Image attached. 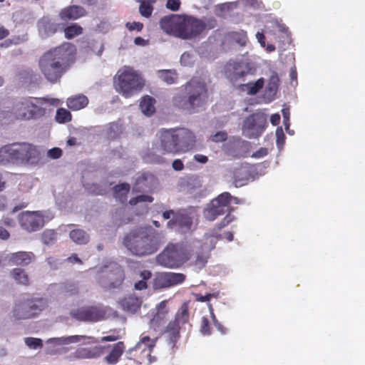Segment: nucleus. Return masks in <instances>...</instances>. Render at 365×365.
I'll return each mask as SVG.
<instances>
[{
    "label": "nucleus",
    "instance_id": "nucleus-1",
    "mask_svg": "<svg viewBox=\"0 0 365 365\" xmlns=\"http://www.w3.org/2000/svg\"><path fill=\"white\" fill-rule=\"evenodd\" d=\"M73 44L64 42L43 53L38 60V67L44 78L51 83L60 81L69 69L75 54Z\"/></svg>",
    "mask_w": 365,
    "mask_h": 365
},
{
    "label": "nucleus",
    "instance_id": "nucleus-2",
    "mask_svg": "<svg viewBox=\"0 0 365 365\" xmlns=\"http://www.w3.org/2000/svg\"><path fill=\"white\" fill-rule=\"evenodd\" d=\"M163 243V237L150 226L135 228L123 238L125 247L139 257L153 255Z\"/></svg>",
    "mask_w": 365,
    "mask_h": 365
},
{
    "label": "nucleus",
    "instance_id": "nucleus-3",
    "mask_svg": "<svg viewBox=\"0 0 365 365\" xmlns=\"http://www.w3.org/2000/svg\"><path fill=\"white\" fill-rule=\"evenodd\" d=\"M185 96L178 93L172 100L175 107L193 113L201 107L207 98V89L205 83L196 78H192L185 85Z\"/></svg>",
    "mask_w": 365,
    "mask_h": 365
},
{
    "label": "nucleus",
    "instance_id": "nucleus-4",
    "mask_svg": "<svg viewBox=\"0 0 365 365\" xmlns=\"http://www.w3.org/2000/svg\"><path fill=\"white\" fill-rule=\"evenodd\" d=\"M41 153L33 144L14 143L0 148V163H21L36 165L41 160Z\"/></svg>",
    "mask_w": 365,
    "mask_h": 365
},
{
    "label": "nucleus",
    "instance_id": "nucleus-5",
    "mask_svg": "<svg viewBox=\"0 0 365 365\" xmlns=\"http://www.w3.org/2000/svg\"><path fill=\"white\" fill-rule=\"evenodd\" d=\"M113 83L116 91L125 98H130L141 91L145 85L141 75L130 66L120 69L114 77Z\"/></svg>",
    "mask_w": 365,
    "mask_h": 365
},
{
    "label": "nucleus",
    "instance_id": "nucleus-6",
    "mask_svg": "<svg viewBox=\"0 0 365 365\" xmlns=\"http://www.w3.org/2000/svg\"><path fill=\"white\" fill-rule=\"evenodd\" d=\"M191 254L182 242L169 243L156 257L158 264L170 269L180 267L190 259Z\"/></svg>",
    "mask_w": 365,
    "mask_h": 365
},
{
    "label": "nucleus",
    "instance_id": "nucleus-7",
    "mask_svg": "<svg viewBox=\"0 0 365 365\" xmlns=\"http://www.w3.org/2000/svg\"><path fill=\"white\" fill-rule=\"evenodd\" d=\"M233 197L227 192H222L213 199L204 210L203 215L209 221L215 220L218 216L230 212L231 201ZM234 217L228 213L222 220L221 226H226L232 222Z\"/></svg>",
    "mask_w": 365,
    "mask_h": 365
},
{
    "label": "nucleus",
    "instance_id": "nucleus-8",
    "mask_svg": "<svg viewBox=\"0 0 365 365\" xmlns=\"http://www.w3.org/2000/svg\"><path fill=\"white\" fill-rule=\"evenodd\" d=\"M46 109L33 101V98H23L14 102L11 114L15 120H30L43 118Z\"/></svg>",
    "mask_w": 365,
    "mask_h": 365
},
{
    "label": "nucleus",
    "instance_id": "nucleus-9",
    "mask_svg": "<svg viewBox=\"0 0 365 365\" xmlns=\"http://www.w3.org/2000/svg\"><path fill=\"white\" fill-rule=\"evenodd\" d=\"M47 307L43 298H27L17 301L13 309V317L17 320L33 318Z\"/></svg>",
    "mask_w": 365,
    "mask_h": 365
},
{
    "label": "nucleus",
    "instance_id": "nucleus-10",
    "mask_svg": "<svg viewBox=\"0 0 365 365\" xmlns=\"http://www.w3.org/2000/svg\"><path fill=\"white\" fill-rule=\"evenodd\" d=\"M52 218L53 216H49L44 211L41 210L24 211L18 216L21 227L29 232L41 230Z\"/></svg>",
    "mask_w": 365,
    "mask_h": 365
},
{
    "label": "nucleus",
    "instance_id": "nucleus-11",
    "mask_svg": "<svg viewBox=\"0 0 365 365\" xmlns=\"http://www.w3.org/2000/svg\"><path fill=\"white\" fill-rule=\"evenodd\" d=\"M267 125L266 115L262 112H256L247 117L242 125V133L248 138H258Z\"/></svg>",
    "mask_w": 365,
    "mask_h": 365
},
{
    "label": "nucleus",
    "instance_id": "nucleus-12",
    "mask_svg": "<svg viewBox=\"0 0 365 365\" xmlns=\"http://www.w3.org/2000/svg\"><path fill=\"white\" fill-rule=\"evenodd\" d=\"M70 315L79 322H96L104 319L106 311L98 306H84L71 310Z\"/></svg>",
    "mask_w": 365,
    "mask_h": 365
},
{
    "label": "nucleus",
    "instance_id": "nucleus-13",
    "mask_svg": "<svg viewBox=\"0 0 365 365\" xmlns=\"http://www.w3.org/2000/svg\"><path fill=\"white\" fill-rule=\"evenodd\" d=\"M249 71L242 62L235 61H228L224 67V74L226 78L233 85L238 86L245 81Z\"/></svg>",
    "mask_w": 365,
    "mask_h": 365
},
{
    "label": "nucleus",
    "instance_id": "nucleus-14",
    "mask_svg": "<svg viewBox=\"0 0 365 365\" xmlns=\"http://www.w3.org/2000/svg\"><path fill=\"white\" fill-rule=\"evenodd\" d=\"M201 19L191 16H183L180 38L193 39L203 32Z\"/></svg>",
    "mask_w": 365,
    "mask_h": 365
},
{
    "label": "nucleus",
    "instance_id": "nucleus-15",
    "mask_svg": "<svg viewBox=\"0 0 365 365\" xmlns=\"http://www.w3.org/2000/svg\"><path fill=\"white\" fill-rule=\"evenodd\" d=\"M182 15L170 14L161 18L160 29L167 34L180 38L182 23Z\"/></svg>",
    "mask_w": 365,
    "mask_h": 365
},
{
    "label": "nucleus",
    "instance_id": "nucleus-16",
    "mask_svg": "<svg viewBox=\"0 0 365 365\" xmlns=\"http://www.w3.org/2000/svg\"><path fill=\"white\" fill-rule=\"evenodd\" d=\"M178 153L192 150L195 146L196 137L190 130L182 128H175Z\"/></svg>",
    "mask_w": 365,
    "mask_h": 365
},
{
    "label": "nucleus",
    "instance_id": "nucleus-17",
    "mask_svg": "<svg viewBox=\"0 0 365 365\" xmlns=\"http://www.w3.org/2000/svg\"><path fill=\"white\" fill-rule=\"evenodd\" d=\"M185 279L182 273L162 272L155 277L154 285L159 289L169 288L183 283Z\"/></svg>",
    "mask_w": 365,
    "mask_h": 365
},
{
    "label": "nucleus",
    "instance_id": "nucleus-18",
    "mask_svg": "<svg viewBox=\"0 0 365 365\" xmlns=\"http://www.w3.org/2000/svg\"><path fill=\"white\" fill-rule=\"evenodd\" d=\"M192 218L187 214L178 212L167 222V227L179 233H186L191 230Z\"/></svg>",
    "mask_w": 365,
    "mask_h": 365
},
{
    "label": "nucleus",
    "instance_id": "nucleus-19",
    "mask_svg": "<svg viewBox=\"0 0 365 365\" xmlns=\"http://www.w3.org/2000/svg\"><path fill=\"white\" fill-rule=\"evenodd\" d=\"M175 129H162L160 130V146L163 153H178L177 138Z\"/></svg>",
    "mask_w": 365,
    "mask_h": 365
},
{
    "label": "nucleus",
    "instance_id": "nucleus-20",
    "mask_svg": "<svg viewBox=\"0 0 365 365\" xmlns=\"http://www.w3.org/2000/svg\"><path fill=\"white\" fill-rule=\"evenodd\" d=\"M103 346L93 347H79L72 353L69 357L71 359H92L100 357L104 351Z\"/></svg>",
    "mask_w": 365,
    "mask_h": 365
},
{
    "label": "nucleus",
    "instance_id": "nucleus-21",
    "mask_svg": "<svg viewBox=\"0 0 365 365\" xmlns=\"http://www.w3.org/2000/svg\"><path fill=\"white\" fill-rule=\"evenodd\" d=\"M104 347L110 349L108 354L104 358V361L109 365L117 364L125 350V345L123 341H118L113 345H108Z\"/></svg>",
    "mask_w": 365,
    "mask_h": 365
},
{
    "label": "nucleus",
    "instance_id": "nucleus-22",
    "mask_svg": "<svg viewBox=\"0 0 365 365\" xmlns=\"http://www.w3.org/2000/svg\"><path fill=\"white\" fill-rule=\"evenodd\" d=\"M107 277L109 280L108 284L109 289L120 288L125 278V271L121 266L115 264Z\"/></svg>",
    "mask_w": 365,
    "mask_h": 365
},
{
    "label": "nucleus",
    "instance_id": "nucleus-23",
    "mask_svg": "<svg viewBox=\"0 0 365 365\" xmlns=\"http://www.w3.org/2000/svg\"><path fill=\"white\" fill-rule=\"evenodd\" d=\"M35 258V255L32 252L20 251L9 255V263L11 265L25 267L34 261Z\"/></svg>",
    "mask_w": 365,
    "mask_h": 365
},
{
    "label": "nucleus",
    "instance_id": "nucleus-24",
    "mask_svg": "<svg viewBox=\"0 0 365 365\" xmlns=\"http://www.w3.org/2000/svg\"><path fill=\"white\" fill-rule=\"evenodd\" d=\"M87 12L83 7L77 5L68 6L63 9L59 14V17L63 21L76 20L85 16Z\"/></svg>",
    "mask_w": 365,
    "mask_h": 365
},
{
    "label": "nucleus",
    "instance_id": "nucleus-25",
    "mask_svg": "<svg viewBox=\"0 0 365 365\" xmlns=\"http://www.w3.org/2000/svg\"><path fill=\"white\" fill-rule=\"evenodd\" d=\"M168 314L167 302L165 300L160 302L156 307V311L153 318L150 319V326L158 327L166 319Z\"/></svg>",
    "mask_w": 365,
    "mask_h": 365
},
{
    "label": "nucleus",
    "instance_id": "nucleus-26",
    "mask_svg": "<svg viewBox=\"0 0 365 365\" xmlns=\"http://www.w3.org/2000/svg\"><path fill=\"white\" fill-rule=\"evenodd\" d=\"M58 344H69L82 342L84 344L96 343L98 341L93 336L86 335H73L68 336H62L55 339Z\"/></svg>",
    "mask_w": 365,
    "mask_h": 365
},
{
    "label": "nucleus",
    "instance_id": "nucleus-27",
    "mask_svg": "<svg viewBox=\"0 0 365 365\" xmlns=\"http://www.w3.org/2000/svg\"><path fill=\"white\" fill-rule=\"evenodd\" d=\"M247 41V32L244 30L229 31L225 34V41L229 43H235L245 46Z\"/></svg>",
    "mask_w": 365,
    "mask_h": 365
},
{
    "label": "nucleus",
    "instance_id": "nucleus-28",
    "mask_svg": "<svg viewBox=\"0 0 365 365\" xmlns=\"http://www.w3.org/2000/svg\"><path fill=\"white\" fill-rule=\"evenodd\" d=\"M120 304L124 311L135 313L140 309L141 300L134 295H128L122 299Z\"/></svg>",
    "mask_w": 365,
    "mask_h": 365
},
{
    "label": "nucleus",
    "instance_id": "nucleus-29",
    "mask_svg": "<svg viewBox=\"0 0 365 365\" xmlns=\"http://www.w3.org/2000/svg\"><path fill=\"white\" fill-rule=\"evenodd\" d=\"M88 98L83 94L72 96L67 98L66 106L72 110H79L88 104Z\"/></svg>",
    "mask_w": 365,
    "mask_h": 365
},
{
    "label": "nucleus",
    "instance_id": "nucleus-30",
    "mask_svg": "<svg viewBox=\"0 0 365 365\" xmlns=\"http://www.w3.org/2000/svg\"><path fill=\"white\" fill-rule=\"evenodd\" d=\"M264 84V78H260L254 83L250 82L240 84L238 88L240 91L246 92L248 95H255L263 88Z\"/></svg>",
    "mask_w": 365,
    "mask_h": 365
},
{
    "label": "nucleus",
    "instance_id": "nucleus-31",
    "mask_svg": "<svg viewBox=\"0 0 365 365\" xmlns=\"http://www.w3.org/2000/svg\"><path fill=\"white\" fill-rule=\"evenodd\" d=\"M155 100L151 96H143L140 103V108L143 114L147 116L152 115L155 112Z\"/></svg>",
    "mask_w": 365,
    "mask_h": 365
},
{
    "label": "nucleus",
    "instance_id": "nucleus-32",
    "mask_svg": "<svg viewBox=\"0 0 365 365\" xmlns=\"http://www.w3.org/2000/svg\"><path fill=\"white\" fill-rule=\"evenodd\" d=\"M189 309L187 303H183L175 314L172 322H175L181 327L189 322Z\"/></svg>",
    "mask_w": 365,
    "mask_h": 365
},
{
    "label": "nucleus",
    "instance_id": "nucleus-33",
    "mask_svg": "<svg viewBox=\"0 0 365 365\" xmlns=\"http://www.w3.org/2000/svg\"><path fill=\"white\" fill-rule=\"evenodd\" d=\"M181 327L170 321L165 329V333L168 335L170 343L175 345L178 341L180 335V330Z\"/></svg>",
    "mask_w": 365,
    "mask_h": 365
},
{
    "label": "nucleus",
    "instance_id": "nucleus-34",
    "mask_svg": "<svg viewBox=\"0 0 365 365\" xmlns=\"http://www.w3.org/2000/svg\"><path fill=\"white\" fill-rule=\"evenodd\" d=\"M10 274L17 284L23 286H29L30 284L29 275L24 269L14 268L11 271Z\"/></svg>",
    "mask_w": 365,
    "mask_h": 365
},
{
    "label": "nucleus",
    "instance_id": "nucleus-35",
    "mask_svg": "<svg viewBox=\"0 0 365 365\" xmlns=\"http://www.w3.org/2000/svg\"><path fill=\"white\" fill-rule=\"evenodd\" d=\"M130 191V185L128 183H122L115 185L113 187L114 197L121 203L127 201L128 194Z\"/></svg>",
    "mask_w": 365,
    "mask_h": 365
},
{
    "label": "nucleus",
    "instance_id": "nucleus-36",
    "mask_svg": "<svg viewBox=\"0 0 365 365\" xmlns=\"http://www.w3.org/2000/svg\"><path fill=\"white\" fill-rule=\"evenodd\" d=\"M69 236L72 241L78 245H86L90 239L89 235L81 229L71 230Z\"/></svg>",
    "mask_w": 365,
    "mask_h": 365
},
{
    "label": "nucleus",
    "instance_id": "nucleus-37",
    "mask_svg": "<svg viewBox=\"0 0 365 365\" xmlns=\"http://www.w3.org/2000/svg\"><path fill=\"white\" fill-rule=\"evenodd\" d=\"M63 32L67 39H71L81 35L83 33V28L76 24H73L64 28Z\"/></svg>",
    "mask_w": 365,
    "mask_h": 365
},
{
    "label": "nucleus",
    "instance_id": "nucleus-38",
    "mask_svg": "<svg viewBox=\"0 0 365 365\" xmlns=\"http://www.w3.org/2000/svg\"><path fill=\"white\" fill-rule=\"evenodd\" d=\"M55 120L56 122L61 124L68 123L72 120V115L67 109L60 108L56 110Z\"/></svg>",
    "mask_w": 365,
    "mask_h": 365
},
{
    "label": "nucleus",
    "instance_id": "nucleus-39",
    "mask_svg": "<svg viewBox=\"0 0 365 365\" xmlns=\"http://www.w3.org/2000/svg\"><path fill=\"white\" fill-rule=\"evenodd\" d=\"M41 28L47 36H51L61 29V24L51 21L41 22Z\"/></svg>",
    "mask_w": 365,
    "mask_h": 365
},
{
    "label": "nucleus",
    "instance_id": "nucleus-40",
    "mask_svg": "<svg viewBox=\"0 0 365 365\" xmlns=\"http://www.w3.org/2000/svg\"><path fill=\"white\" fill-rule=\"evenodd\" d=\"M159 76L165 83L173 84L176 82L178 74L175 71L163 70L159 71Z\"/></svg>",
    "mask_w": 365,
    "mask_h": 365
},
{
    "label": "nucleus",
    "instance_id": "nucleus-41",
    "mask_svg": "<svg viewBox=\"0 0 365 365\" xmlns=\"http://www.w3.org/2000/svg\"><path fill=\"white\" fill-rule=\"evenodd\" d=\"M152 276V273L149 270H143L140 272V277L142 278L141 280L136 282L134 284V287L137 290H143L148 287L146 280L149 279Z\"/></svg>",
    "mask_w": 365,
    "mask_h": 365
},
{
    "label": "nucleus",
    "instance_id": "nucleus-42",
    "mask_svg": "<svg viewBox=\"0 0 365 365\" xmlns=\"http://www.w3.org/2000/svg\"><path fill=\"white\" fill-rule=\"evenodd\" d=\"M247 178L243 176L242 172L240 170H236L234 173L232 182L236 187L244 186L247 182Z\"/></svg>",
    "mask_w": 365,
    "mask_h": 365
},
{
    "label": "nucleus",
    "instance_id": "nucleus-43",
    "mask_svg": "<svg viewBox=\"0 0 365 365\" xmlns=\"http://www.w3.org/2000/svg\"><path fill=\"white\" fill-rule=\"evenodd\" d=\"M153 10V6L149 2L144 0L141 1L139 6V12L143 16L149 18L152 14Z\"/></svg>",
    "mask_w": 365,
    "mask_h": 365
},
{
    "label": "nucleus",
    "instance_id": "nucleus-44",
    "mask_svg": "<svg viewBox=\"0 0 365 365\" xmlns=\"http://www.w3.org/2000/svg\"><path fill=\"white\" fill-rule=\"evenodd\" d=\"M41 240L43 244L50 245L56 240V232L52 230H46L43 232Z\"/></svg>",
    "mask_w": 365,
    "mask_h": 365
},
{
    "label": "nucleus",
    "instance_id": "nucleus-45",
    "mask_svg": "<svg viewBox=\"0 0 365 365\" xmlns=\"http://www.w3.org/2000/svg\"><path fill=\"white\" fill-rule=\"evenodd\" d=\"M279 81V79L277 73L273 72L269 78L267 89L270 92H276L278 88Z\"/></svg>",
    "mask_w": 365,
    "mask_h": 365
},
{
    "label": "nucleus",
    "instance_id": "nucleus-46",
    "mask_svg": "<svg viewBox=\"0 0 365 365\" xmlns=\"http://www.w3.org/2000/svg\"><path fill=\"white\" fill-rule=\"evenodd\" d=\"M156 339L151 340L148 336H143L140 341L136 344L135 349H140L143 344H145L150 351L153 350L155 346Z\"/></svg>",
    "mask_w": 365,
    "mask_h": 365
},
{
    "label": "nucleus",
    "instance_id": "nucleus-47",
    "mask_svg": "<svg viewBox=\"0 0 365 365\" xmlns=\"http://www.w3.org/2000/svg\"><path fill=\"white\" fill-rule=\"evenodd\" d=\"M64 295L66 297H72L78 294V287L75 283H68L64 286Z\"/></svg>",
    "mask_w": 365,
    "mask_h": 365
},
{
    "label": "nucleus",
    "instance_id": "nucleus-48",
    "mask_svg": "<svg viewBox=\"0 0 365 365\" xmlns=\"http://www.w3.org/2000/svg\"><path fill=\"white\" fill-rule=\"evenodd\" d=\"M25 344L30 348L38 349L43 346V342L41 339L34 337L25 338Z\"/></svg>",
    "mask_w": 365,
    "mask_h": 365
},
{
    "label": "nucleus",
    "instance_id": "nucleus-49",
    "mask_svg": "<svg viewBox=\"0 0 365 365\" xmlns=\"http://www.w3.org/2000/svg\"><path fill=\"white\" fill-rule=\"evenodd\" d=\"M153 201V197L152 196L148 195H138L135 197L131 198L129 201V203L131 205H135L138 202H151Z\"/></svg>",
    "mask_w": 365,
    "mask_h": 365
},
{
    "label": "nucleus",
    "instance_id": "nucleus-50",
    "mask_svg": "<svg viewBox=\"0 0 365 365\" xmlns=\"http://www.w3.org/2000/svg\"><path fill=\"white\" fill-rule=\"evenodd\" d=\"M200 332L203 335L211 334V329H210V322H209V319L206 317H203L201 319Z\"/></svg>",
    "mask_w": 365,
    "mask_h": 365
},
{
    "label": "nucleus",
    "instance_id": "nucleus-51",
    "mask_svg": "<svg viewBox=\"0 0 365 365\" xmlns=\"http://www.w3.org/2000/svg\"><path fill=\"white\" fill-rule=\"evenodd\" d=\"M227 138V134L225 131H219L215 135L210 136V140L215 143L225 141Z\"/></svg>",
    "mask_w": 365,
    "mask_h": 365
},
{
    "label": "nucleus",
    "instance_id": "nucleus-52",
    "mask_svg": "<svg viewBox=\"0 0 365 365\" xmlns=\"http://www.w3.org/2000/svg\"><path fill=\"white\" fill-rule=\"evenodd\" d=\"M43 103H48L52 106H57L60 104V100L58 98H47V97H43L38 98V105H41Z\"/></svg>",
    "mask_w": 365,
    "mask_h": 365
},
{
    "label": "nucleus",
    "instance_id": "nucleus-53",
    "mask_svg": "<svg viewBox=\"0 0 365 365\" xmlns=\"http://www.w3.org/2000/svg\"><path fill=\"white\" fill-rule=\"evenodd\" d=\"M207 262V257L205 255L202 253H197L194 264L198 268H202L205 266Z\"/></svg>",
    "mask_w": 365,
    "mask_h": 365
},
{
    "label": "nucleus",
    "instance_id": "nucleus-54",
    "mask_svg": "<svg viewBox=\"0 0 365 365\" xmlns=\"http://www.w3.org/2000/svg\"><path fill=\"white\" fill-rule=\"evenodd\" d=\"M218 293H209L205 295L196 294V300L200 302H207L210 300L211 298H217Z\"/></svg>",
    "mask_w": 365,
    "mask_h": 365
},
{
    "label": "nucleus",
    "instance_id": "nucleus-55",
    "mask_svg": "<svg viewBox=\"0 0 365 365\" xmlns=\"http://www.w3.org/2000/svg\"><path fill=\"white\" fill-rule=\"evenodd\" d=\"M125 27L129 31H135V30L137 31H140L143 29V24L141 22H137V21L128 22L125 24Z\"/></svg>",
    "mask_w": 365,
    "mask_h": 365
},
{
    "label": "nucleus",
    "instance_id": "nucleus-56",
    "mask_svg": "<svg viewBox=\"0 0 365 365\" xmlns=\"http://www.w3.org/2000/svg\"><path fill=\"white\" fill-rule=\"evenodd\" d=\"M209 308L210 309V312H211V314H212V319H213V323H214V325L215 327L222 333V334H225L226 333V329L217 321V319H216L213 312H212V305L211 304H209Z\"/></svg>",
    "mask_w": 365,
    "mask_h": 365
},
{
    "label": "nucleus",
    "instance_id": "nucleus-57",
    "mask_svg": "<svg viewBox=\"0 0 365 365\" xmlns=\"http://www.w3.org/2000/svg\"><path fill=\"white\" fill-rule=\"evenodd\" d=\"M201 23L203 24V31L205 29H212L217 26V21L215 18H210L206 21L201 19Z\"/></svg>",
    "mask_w": 365,
    "mask_h": 365
},
{
    "label": "nucleus",
    "instance_id": "nucleus-58",
    "mask_svg": "<svg viewBox=\"0 0 365 365\" xmlns=\"http://www.w3.org/2000/svg\"><path fill=\"white\" fill-rule=\"evenodd\" d=\"M180 6V0H168L166 7L173 11H178Z\"/></svg>",
    "mask_w": 365,
    "mask_h": 365
},
{
    "label": "nucleus",
    "instance_id": "nucleus-59",
    "mask_svg": "<svg viewBox=\"0 0 365 365\" xmlns=\"http://www.w3.org/2000/svg\"><path fill=\"white\" fill-rule=\"evenodd\" d=\"M48 155L53 159H58L62 155V150L59 148H53L48 151Z\"/></svg>",
    "mask_w": 365,
    "mask_h": 365
},
{
    "label": "nucleus",
    "instance_id": "nucleus-60",
    "mask_svg": "<svg viewBox=\"0 0 365 365\" xmlns=\"http://www.w3.org/2000/svg\"><path fill=\"white\" fill-rule=\"evenodd\" d=\"M173 168L176 171H181L184 169V164L180 159H176L173 162Z\"/></svg>",
    "mask_w": 365,
    "mask_h": 365
},
{
    "label": "nucleus",
    "instance_id": "nucleus-61",
    "mask_svg": "<svg viewBox=\"0 0 365 365\" xmlns=\"http://www.w3.org/2000/svg\"><path fill=\"white\" fill-rule=\"evenodd\" d=\"M178 212H175L174 210H165V212H163L162 214V216H163V220H170L172 218H173V216H175V215Z\"/></svg>",
    "mask_w": 365,
    "mask_h": 365
},
{
    "label": "nucleus",
    "instance_id": "nucleus-62",
    "mask_svg": "<svg viewBox=\"0 0 365 365\" xmlns=\"http://www.w3.org/2000/svg\"><path fill=\"white\" fill-rule=\"evenodd\" d=\"M134 43L137 46H147L148 44L149 41L148 40H145V39H144L143 38H142L140 36H138V37L135 38Z\"/></svg>",
    "mask_w": 365,
    "mask_h": 365
},
{
    "label": "nucleus",
    "instance_id": "nucleus-63",
    "mask_svg": "<svg viewBox=\"0 0 365 365\" xmlns=\"http://www.w3.org/2000/svg\"><path fill=\"white\" fill-rule=\"evenodd\" d=\"M194 159L195 161L205 164L208 161V158L206 155L197 154L194 155Z\"/></svg>",
    "mask_w": 365,
    "mask_h": 365
},
{
    "label": "nucleus",
    "instance_id": "nucleus-64",
    "mask_svg": "<svg viewBox=\"0 0 365 365\" xmlns=\"http://www.w3.org/2000/svg\"><path fill=\"white\" fill-rule=\"evenodd\" d=\"M267 154V150L264 148H261L259 150L256 151L252 154V157L254 158H261L264 157Z\"/></svg>",
    "mask_w": 365,
    "mask_h": 365
}]
</instances>
